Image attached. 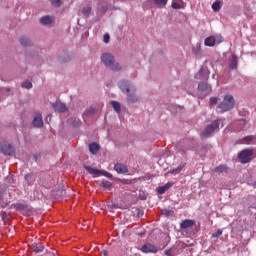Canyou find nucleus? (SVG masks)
<instances>
[{"label":"nucleus","instance_id":"f257e3e1","mask_svg":"<svg viewBox=\"0 0 256 256\" xmlns=\"http://www.w3.org/2000/svg\"><path fill=\"white\" fill-rule=\"evenodd\" d=\"M118 87L119 89H121L122 93L127 94V98H126L127 103H137L139 98L135 94L136 89L131 82L127 80H121L118 83Z\"/></svg>","mask_w":256,"mask_h":256},{"label":"nucleus","instance_id":"f03ea898","mask_svg":"<svg viewBox=\"0 0 256 256\" xmlns=\"http://www.w3.org/2000/svg\"><path fill=\"white\" fill-rule=\"evenodd\" d=\"M101 61L106 67H109L112 71H121V65L115 61V56H113L112 54H102Z\"/></svg>","mask_w":256,"mask_h":256},{"label":"nucleus","instance_id":"7ed1b4c3","mask_svg":"<svg viewBox=\"0 0 256 256\" xmlns=\"http://www.w3.org/2000/svg\"><path fill=\"white\" fill-rule=\"evenodd\" d=\"M233 107H235V98H233L231 95L224 96L223 101L218 105V109H220L221 113L231 111Z\"/></svg>","mask_w":256,"mask_h":256},{"label":"nucleus","instance_id":"20e7f679","mask_svg":"<svg viewBox=\"0 0 256 256\" xmlns=\"http://www.w3.org/2000/svg\"><path fill=\"white\" fill-rule=\"evenodd\" d=\"M238 159L242 165H245L247 163H251L253 160V150L252 149H244L239 152Z\"/></svg>","mask_w":256,"mask_h":256},{"label":"nucleus","instance_id":"39448f33","mask_svg":"<svg viewBox=\"0 0 256 256\" xmlns=\"http://www.w3.org/2000/svg\"><path fill=\"white\" fill-rule=\"evenodd\" d=\"M84 169L88 171L90 175H93V177H99V175H103V177H107V179H112L113 174H111L108 171L105 170H99L97 168H93L91 166H84Z\"/></svg>","mask_w":256,"mask_h":256},{"label":"nucleus","instance_id":"423d86ee","mask_svg":"<svg viewBox=\"0 0 256 256\" xmlns=\"http://www.w3.org/2000/svg\"><path fill=\"white\" fill-rule=\"evenodd\" d=\"M219 120H215L212 124L208 125L204 131L201 132V137L203 139H207V137H211V134L219 129Z\"/></svg>","mask_w":256,"mask_h":256},{"label":"nucleus","instance_id":"0eeeda50","mask_svg":"<svg viewBox=\"0 0 256 256\" xmlns=\"http://www.w3.org/2000/svg\"><path fill=\"white\" fill-rule=\"evenodd\" d=\"M216 43H223V36H209L204 41V45H206V47H215Z\"/></svg>","mask_w":256,"mask_h":256},{"label":"nucleus","instance_id":"6e6552de","mask_svg":"<svg viewBox=\"0 0 256 256\" xmlns=\"http://www.w3.org/2000/svg\"><path fill=\"white\" fill-rule=\"evenodd\" d=\"M0 151L3 155H15V148L11 144H3L0 146Z\"/></svg>","mask_w":256,"mask_h":256},{"label":"nucleus","instance_id":"1a4fd4ad","mask_svg":"<svg viewBox=\"0 0 256 256\" xmlns=\"http://www.w3.org/2000/svg\"><path fill=\"white\" fill-rule=\"evenodd\" d=\"M140 251H142V253H157L158 249L156 245H153L151 243H145Z\"/></svg>","mask_w":256,"mask_h":256},{"label":"nucleus","instance_id":"9d476101","mask_svg":"<svg viewBox=\"0 0 256 256\" xmlns=\"http://www.w3.org/2000/svg\"><path fill=\"white\" fill-rule=\"evenodd\" d=\"M198 91H202V93H206L209 95L211 93L212 89L211 86L207 82H200L198 84Z\"/></svg>","mask_w":256,"mask_h":256},{"label":"nucleus","instance_id":"9b49d317","mask_svg":"<svg viewBox=\"0 0 256 256\" xmlns=\"http://www.w3.org/2000/svg\"><path fill=\"white\" fill-rule=\"evenodd\" d=\"M173 187V183L168 182L164 186H160L157 188L158 195H164V193H167Z\"/></svg>","mask_w":256,"mask_h":256},{"label":"nucleus","instance_id":"f8f14e48","mask_svg":"<svg viewBox=\"0 0 256 256\" xmlns=\"http://www.w3.org/2000/svg\"><path fill=\"white\" fill-rule=\"evenodd\" d=\"M53 108L58 113H65V111H67V106L65 104H63L62 102H55L53 104Z\"/></svg>","mask_w":256,"mask_h":256},{"label":"nucleus","instance_id":"ddd939ff","mask_svg":"<svg viewBox=\"0 0 256 256\" xmlns=\"http://www.w3.org/2000/svg\"><path fill=\"white\" fill-rule=\"evenodd\" d=\"M199 77L201 79H204L207 81V79H209V75H210V72H209V69L207 67H201L200 70H199V73H198Z\"/></svg>","mask_w":256,"mask_h":256},{"label":"nucleus","instance_id":"4468645a","mask_svg":"<svg viewBox=\"0 0 256 256\" xmlns=\"http://www.w3.org/2000/svg\"><path fill=\"white\" fill-rule=\"evenodd\" d=\"M32 124L34 127H43V117L41 116V114H36Z\"/></svg>","mask_w":256,"mask_h":256},{"label":"nucleus","instance_id":"2eb2a0df","mask_svg":"<svg viewBox=\"0 0 256 256\" xmlns=\"http://www.w3.org/2000/svg\"><path fill=\"white\" fill-rule=\"evenodd\" d=\"M193 225H195V222L194 220H189V219H186V220H183L180 224V227L182 229H189L191 227H193Z\"/></svg>","mask_w":256,"mask_h":256},{"label":"nucleus","instance_id":"dca6fc26","mask_svg":"<svg viewBox=\"0 0 256 256\" xmlns=\"http://www.w3.org/2000/svg\"><path fill=\"white\" fill-rule=\"evenodd\" d=\"M99 149H101L99 144H97L95 142L89 144V151H90V153H92V155H97V153H99Z\"/></svg>","mask_w":256,"mask_h":256},{"label":"nucleus","instance_id":"f3484780","mask_svg":"<svg viewBox=\"0 0 256 256\" xmlns=\"http://www.w3.org/2000/svg\"><path fill=\"white\" fill-rule=\"evenodd\" d=\"M115 171H117V173H127L128 169L127 166L123 165V164H116L114 166Z\"/></svg>","mask_w":256,"mask_h":256},{"label":"nucleus","instance_id":"a211bd4d","mask_svg":"<svg viewBox=\"0 0 256 256\" xmlns=\"http://www.w3.org/2000/svg\"><path fill=\"white\" fill-rule=\"evenodd\" d=\"M41 25H51L53 23V17L44 16L40 19Z\"/></svg>","mask_w":256,"mask_h":256},{"label":"nucleus","instance_id":"6ab92c4d","mask_svg":"<svg viewBox=\"0 0 256 256\" xmlns=\"http://www.w3.org/2000/svg\"><path fill=\"white\" fill-rule=\"evenodd\" d=\"M212 9L213 11H215V13H219V11H221V0H216L212 4Z\"/></svg>","mask_w":256,"mask_h":256},{"label":"nucleus","instance_id":"aec40b11","mask_svg":"<svg viewBox=\"0 0 256 256\" xmlns=\"http://www.w3.org/2000/svg\"><path fill=\"white\" fill-rule=\"evenodd\" d=\"M237 63H238V58L236 55H232V58L230 60V68L231 69H237Z\"/></svg>","mask_w":256,"mask_h":256},{"label":"nucleus","instance_id":"412c9836","mask_svg":"<svg viewBox=\"0 0 256 256\" xmlns=\"http://www.w3.org/2000/svg\"><path fill=\"white\" fill-rule=\"evenodd\" d=\"M110 104L113 107L114 111H116V113H121V104H119V102L111 101Z\"/></svg>","mask_w":256,"mask_h":256},{"label":"nucleus","instance_id":"4be33fe9","mask_svg":"<svg viewBox=\"0 0 256 256\" xmlns=\"http://www.w3.org/2000/svg\"><path fill=\"white\" fill-rule=\"evenodd\" d=\"M20 43H21V45H23V47L31 46V40H29V38H27V37H21Z\"/></svg>","mask_w":256,"mask_h":256},{"label":"nucleus","instance_id":"5701e85b","mask_svg":"<svg viewBox=\"0 0 256 256\" xmlns=\"http://www.w3.org/2000/svg\"><path fill=\"white\" fill-rule=\"evenodd\" d=\"M228 167H227V165H220V166H218V167H216L215 169H214V171L216 172V173H226V171H228Z\"/></svg>","mask_w":256,"mask_h":256},{"label":"nucleus","instance_id":"b1692460","mask_svg":"<svg viewBox=\"0 0 256 256\" xmlns=\"http://www.w3.org/2000/svg\"><path fill=\"white\" fill-rule=\"evenodd\" d=\"M91 11H92L91 6L84 7V8L82 9V15H83L84 17H89V16L91 15Z\"/></svg>","mask_w":256,"mask_h":256},{"label":"nucleus","instance_id":"393cba45","mask_svg":"<svg viewBox=\"0 0 256 256\" xmlns=\"http://www.w3.org/2000/svg\"><path fill=\"white\" fill-rule=\"evenodd\" d=\"M169 0H154V4L158 7H165Z\"/></svg>","mask_w":256,"mask_h":256},{"label":"nucleus","instance_id":"a878e982","mask_svg":"<svg viewBox=\"0 0 256 256\" xmlns=\"http://www.w3.org/2000/svg\"><path fill=\"white\" fill-rule=\"evenodd\" d=\"M181 171H183V166H179L176 169L170 170V173L172 175H179V173H181Z\"/></svg>","mask_w":256,"mask_h":256},{"label":"nucleus","instance_id":"bb28decb","mask_svg":"<svg viewBox=\"0 0 256 256\" xmlns=\"http://www.w3.org/2000/svg\"><path fill=\"white\" fill-rule=\"evenodd\" d=\"M112 185H113V183H111L107 180L102 182V187H104V189H111Z\"/></svg>","mask_w":256,"mask_h":256},{"label":"nucleus","instance_id":"cd10ccee","mask_svg":"<svg viewBox=\"0 0 256 256\" xmlns=\"http://www.w3.org/2000/svg\"><path fill=\"white\" fill-rule=\"evenodd\" d=\"M22 87L24 89H31V87H33V84L30 81H25L22 83Z\"/></svg>","mask_w":256,"mask_h":256},{"label":"nucleus","instance_id":"c85d7f7f","mask_svg":"<svg viewBox=\"0 0 256 256\" xmlns=\"http://www.w3.org/2000/svg\"><path fill=\"white\" fill-rule=\"evenodd\" d=\"M251 141H253V136H246L242 139V143H246V144H249L251 143Z\"/></svg>","mask_w":256,"mask_h":256},{"label":"nucleus","instance_id":"c756f323","mask_svg":"<svg viewBox=\"0 0 256 256\" xmlns=\"http://www.w3.org/2000/svg\"><path fill=\"white\" fill-rule=\"evenodd\" d=\"M223 235V230L218 229L215 233L212 234L213 238L221 237Z\"/></svg>","mask_w":256,"mask_h":256},{"label":"nucleus","instance_id":"7c9ffc66","mask_svg":"<svg viewBox=\"0 0 256 256\" xmlns=\"http://www.w3.org/2000/svg\"><path fill=\"white\" fill-rule=\"evenodd\" d=\"M54 7H61V0H50Z\"/></svg>","mask_w":256,"mask_h":256},{"label":"nucleus","instance_id":"2f4dec72","mask_svg":"<svg viewBox=\"0 0 256 256\" xmlns=\"http://www.w3.org/2000/svg\"><path fill=\"white\" fill-rule=\"evenodd\" d=\"M45 248L43 246L36 247L34 253H43Z\"/></svg>","mask_w":256,"mask_h":256},{"label":"nucleus","instance_id":"473e14b6","mask_svg":"<svg viewBox=\"0 0 256 256\" xmlns=\"http://www.w3.org/2000/svg\"><path fill=\"white\" fill-rule=\"evenodd\" d=\"M172 8L173 9H181V5L177 2H172Z\"/></svg>","mask_w":256,"mask_h":256},{"label":"nucleus","instance_id":"72a5a7b5","mask_svg":"<svg viewBox=\"0 0 256 256\" xmlns=\"http://www.w3.org/2000/svg\"><path fill=\"white\" fill-rule=\"evenodd\" d=\"M210 105H217V97L210 98Z\"/></svg>","mask_w":256,"mask_h":256},{"label":"nucleus","instance_id":"f704fd0d","mask_svg":"<svg viewBox=\"0 0 256 256\" xmlns=\"http://www.w3.org/2000/svg\"><path fill=\"white\" fill-rule=\"evenodd\" d=\"M109 39H110L109 34H105L104 37H103L104 43H109Z\"/></svg>","mask_w":256,"mask_h":256},{"label":"nucleus","instance_id":"c9c22d12","mask_svg":"<svg viewBox=\"0 0 256 256\" xmlns=\"http://www.w3.org/2000/svg\"><path fill=\"white\" fill-rule=\"evenodd\" d=\"M171 213H173V211H171V210H163V214L164 215H171Z\"/></svg>","mask_w":256,"mask_h":256},{"label":"nucleus","instance_id":"e433bc0d","mask_svg":"<svg viewBox=\"0 0 256 256\" xmlns=\"http://www.w3.org/2000/svg\"><path fill=\"white\" fill-rule=\"evenodd\" d=\"M102 255L109 256V252H107V250H102Z\"/></svg>","mask_w":256,"mask_h":256},{"label":"nucleus","instance_id":"4c0bfd02","mask_svg":"<svg viewBox=\"0 0 256 256\" xmlns=\"http://www.w3.org/2000/svg\"><path fill=\"white\" fill-rule=\"evenodd\" d=\"M88 113H89L90 115H93V113H95V109H90V110L88 111Z\"/></svg>","mask_w":256,"mask_h":256},{"label":"nucleus","instance_id":"58836bf2","mask_svg":"<svg viewBox=\"0 0 256 256\" xmlns=\"http://www.w3.org/2000/svg\"><path fill=\"white\" fill-rule=\"evenodd\" d=\"M165 255H167V256H171V251L166 250V251H165Z\"/></svg>","mask_w":256,"mask_h":256},{"label":"nucleus","instance_id":"ea45409f","mask_svg":"<svg viewBox=\"0 0 256 256\" xmlns=\"http://www.w3.org/2000/svg\"><path fill=\"white\" fill-rule=\"evenodd\" d=\"M193 51L197 55V53H199V48H194Z\"/></svg>","mask_w":256,"mask_h":256},{"label":"nucleus","instance_id":"a19ab883","mask_svg":"<svg viewBox=\"0 0 256 256\" xmlns=\"http://www.w3.org/2000/svg\"><path fill=\"white\" fill-rule=\"evenodd\" d=\"M48 119H49V121H51V115H48V117H47Z\"/></svg>","mask_w":256,"mask_h":256},{"label":"nucleus","instance_id":"79ce46f5","mask_svg":"<svg viewBox=\"0 0 256 256\" xmlns=\"http://www.w3.org/2000/svg\"><path fill=\"white\" fill-rule=\"evenodd\" d=\"M25 179H29V174H27V175L25 176Z\"/></svg>","mask_w":256,"mask_h":256},{"label":"nucleus","instance_id":"37998d69","mask_svg":"<svg viewBox=\"0 0 256 256\" xmlns=\"http://www.w3.org/2000/svg\"><path fill=\"white\" fill-rule=\"evenodd\" d=\"M123 183H129V182H127V181H123Z\"/></svg>","mask_w":256,"mask_h":256}]
</instances>
